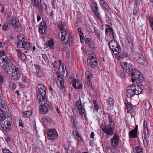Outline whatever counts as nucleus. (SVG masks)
Here are the masks:
<instances>
[{"instance_id":"de8ad7c7","label":"nucleus","mask_w":153,"mask_h":153,"mask_svg":"<svg viewBox=\"0 0 153 153\" xmlns=\"http://www.w3.org/2000/svg\"><path fill=\"white\" fill-rule=\"evenodd\" d=\"M88 45L90 48H94L95 46V44L92 41L89 44V43Z\"/></svg>"},{"instance_id":"b1692460","label":"nucleus","mask_w":153,"mask_h":153,"mask_svg":"<svg viewBox=\"0 0 153 153\" xmlns=\"http://www.w3.org/2000/svg\"><path fill=\"white\" fill-rule=\"evenodd\" d=\"M47 45L51 49H53L54 48V42L53 40H48L46 43Z\"/></svg>"},{"instance_id":"473e14b6","label":"nucleus","mask_w":153,"mask_h":153,"mask_svg":"<svg viewBox=\"0 0 153 153\" xmlns=\"http://www.w3.org/2000/svg\"><path fill=\"white\" fill-rule=\"evenodd\" d=\"M5 116V114L4 111L2 110V109L0 108V121Z\"/></svg>"},{"instance_id":"e2e57ef3","label":"nucleus","mask_w":153,"mask_h":153,"mask_svg":"<svg viewBox=\"0 0 153 153\" xmlns=\"http://www.w3.org/2000/svg\"><path fill=\"white\" fill-rule=\"evenodd\" d=\"M34 66L35 68H36L37 71H38L39 70H40L42 68H41L40 67V66L38 65L37 64H35L34 65Z\"/></svg>"},{"instance_id":"e433bc0d","label":"nucleus","mask_w":153,"mask_h":153,"mask_svg":"<svg viewBox=\"0 0 153 153\" xmlns=\"http://www.w3.org/2000/svg\"><path fill=\"white\" fill-rule=\"evenodd\" d=\"M150 107V103L149 102H147L145 103L144 108L146 110H149Z\"/></svg>"},{"instance_id":"2eb2a0df","label":"nucleus","mask_w":153,"mask_h":153,"mask_svg":"<svg viewBox=\"0 0 153 153\" xmlns=\"http://www.w3.org/2000/svg\"><path fill=\"white\" fill-rule=\"evenodd\" d=\"M133 89L131 88V86L128 87L126 91L127 96L128 97H131L134 95H136Z\"/></svg>"},{"instance_id":"a18cd8bd","label":"nucleus","mask_w":153,"mask_h":153,"mask_svg":"<svg viewBox=\"0 0 153 153\" xmlns=\"http://www.w3.org/2000/svg\"><path fill=\"white\" fill-rule=\"evenodd\" d=\"M108 31L110 32V33H111L112 34H114L113 30L111 27H109V28L107 29H106V30H105L106 33H107V32Z\"/></svg>"},{"instance_id":"338daca9","label":"nucleus","mask_w":153,"mask_h":153,"mask_svg":"<svg viewBox=\"0 0 153 153\" xmlns=\"http://www.w3.org/2000/svg\"><path fill=\"white\" fill-rule=\"evenodd\" d=\"M42 56L45 62H46V61H47L48 58L47 56L45 54H42Z\"/></svg>"},{"instance_id":"9d476101","label":"nucleus","mask_w":153,"mask_h":153,"mask_svg":"<svg viewBox=\"0 0 153 153\" xmlns=\"http://www.w3.org/2000/svg\"><path fill=\"white\" fill-rule=\"evenodd\" d=\"M103 131L108 135L112 136L114 134L113 127L105 126L102 129Z\"/></svg>"},{"instance_id":"7ed1b4c3","label":"nucleus","mask_w":153,"mask_h":153,"mask_svg":"<svg viewBox=\"0 0 153 153\" xmlns=\"http://www.w3.org/2000/svg\"><path fill=\"white\" fill-rule=\"evenodd\" d=\"M87 62L89 66L91 68H95L98 65L97 61L95 55L93 53H91L88 56Z\"/></svg>"},{"instance_id":"c756f323","label":"nucleus","mask_w":153,"mask_h":153,"mask_svg":"<svg viewBox=\"0 0 153 153\" xmlns=\"http://www.w3.org/2000/svg\"><path fill=\"white\" fill-rule=\"evenodd\" d=\"M58 27L59 30H61L62 31L63 30H65V25L62 22H60L58 24Z\"/></svg>"},{"instance_id":"4be33fe9","label":"nucleus","mask_w":153,"mask_h":153,"mask_svg":"<svg viewBox=\"0 0 153 153\" xmlns=\"http://www.w3.org/2000/svg\"><path fill=\"white\" fill-rule=\"evenodd\" d=\"M56 75L57 77L59 78L60 83L61 85V89L63 90L65 89V86L64 85V81L62 77L61 76L60 73L58 72L56 73Z\"/></svg>"},{"instance_id":"603ef678","label":"nucleus","mask_w":153,"mask_h":153,"mask_svg":"<svg viewBox=\"0 0 153 153\" xmlns=\"http://www.w3.org/2000/svg\"><path fill=\"white\" fill-rule=\"evenodd\" d=\"M2 61L4 62H5V64H7L9 65V63H11L10 60H7V59H2Z\"/></svg>"},{"instance_id":"f8f14e48","label":"nucleus","mask_w":153,"mask_h":153,"mask_svg":"<svg viewBox=\"0 0 153 153\" xmlns=\"http://www.w3.org/2000/svg\"><path fill=\"white\" fill-rule=\"evenodd\" d=\"M138 126L136 125L134 129L131 130L129 132L130 137L131 138H135L137 137L138 132Z\"/></svg>"},{"instance_id":"5fc2aeb1","label":"nucleus","mask_w":153,"mask_h":153,"mask_svg":"<svg viewBox=\"0 0 153 153\" xmlns=\"http://www.w3.org/2000/svg\"><path fill=\"white\" fill-rule=\"evenodd\" d=\"M2 152L3 153H12L9 150L6 149H3L2 150Z\"/></svg>"},{"instance_id":"69168bd1","label":"nucleus","mask_w":153,"mask_h":153,"mask_svg":"<svg viewBox=\"0 0 153 153\" xmlns=\"http://www.w3.org/2000/svg\"><path fill=\"white\" fill-rule=\"evenodd\" d=\"M144 130H147V122H146L145 121L144 123Z\"/></svg>"},{"instance_id":"f03ea898","label":"nucleus","mask_w":153,"mask_h":153,"mask_svg":"<svg viewBox=\"0 0 153 153\" xmlns=\"http://www.w3.org/2000/svg\"><path fill=\"white\" fill-rule=\"evenodd\" d=\"M1 121V126L4 130L7 131L10 130V127L12 123L11 117H4Z\"/></svg>"},{"instance_id":"052dcab7","label":"nucleus","mask_w":153,"mask_h":153,"mask_svg":"<svg viewBox=\"0 0 153 153\" xmlns=\"http://www.w3.org/2000/svg\"><path fill=\"white\" fill-rule=\"evenodd\" d=\"M71 120L72 121V123L74 125H76V120L75 118L74 117H71Z\"/></svg>"},{"instance_id":"bb28decb","label":"nucleus","mask_w":153,"mask_h":153,"mask_svg":"<svg viewBox=\"0 0 153 153\" xmlns=\"http://www.w3.org/2000/svg\"><path fill=\"white\" fill-rule=\"evenodd\" d=\"M131 64H128L126 62L124 63L123 65V68L125 71L128 72L129 68L130 67V65Z\"/></svg>"},{"instance_id":"f257e3e1","label":"nucleus","mask_w":153,"mask_h":153,"mask_svg":"<svg viewBox=\"0 0 153 153\" xmlns=\"http://www.w3.org/2000/svg\"><path fill=\"white\" fill-rule=\"evenodd\" d=\"M130 66V67L129 68L128 73H131V76L134 77V78H131L132 82H134L136 80H137L136 82L140 83L143 82L144 81L143 75L137 71L131 64Z\"/></svg>"},{"instance_id":"3c124183","label":"nucleus","mask_w":153,"mask_h":153,"mask_svg":"<svg viewBox=\"0 0 153 153\" xmlns=\"http://www.w3.org/2000/svg\"><path fill=\"white\" fill-rule=\"evenodd\" d=\"M0 12L3 13H5L4 6L2 4H0Z\"/></svg>"},{"instance_id":"c9c22d12","label":"nucleus","mask_w":153,"mask_h":153,"mask_svg":"<svg viewBox=\"0 0 153 153\" xmlns=\"http://www.w3.org/2000/svg\"><path fill=\"white\" fill-rule=\"evenodd\" d=\"M37 76L38 77H42L43 75V72L42 70V68L37 71Z\"/></svg>"},{"instance_id":"39448f33","label":"nucleus","mask_w":153,"mask_h":153,"mask_svg":"<svg viewBox=\"0 0 153 153\" xmlns=\"http://www.w3.org/2000/svg\"><path fill=\"white\" fill-rule=\"evenodd\" d=\"M75 105L78 108L79 114L81 115L84 114V117L86 118V113L84 105L83 104L82 105L81 100L80 98H79L77 102L75 103Z\"/></svg>"},{"instance_id":"49530a36","label":"nucleus","mask_w":153,"mask_h":153,"mask_svg":"<svg viewBox=\"0 0 153 153\" xmlns=\"http://www.w3.org/2000/svg\"><path fill=\"white\" fill-rule=\"evenodd\" d=\"M94 12L95 13V15H96V17L98 18V19L99 20L101 21V19H102V18L100 16V14L98 13V11H97V12L95 11V12Z\"/></svg>"},{"instance_id":"20e7f679","label":"nucleus","mask_w":153,"mask_h":153,"mask_svg":"<svg viewBox=\"0 0 153 153\" xmlns=\"http://www.w3.org/2000/svg\"><path fill=\"white\" fill-rule=\"evenodd\" d=\"M45 90V89H44L39 90L38 91H38L37 94V97L41 105L44 104L45 103H46L47 102Z\"/></svg>"},{"instance_id":"37998d69","label":"nucleus","mask_w":153,"mask_h":153,"mask_svg":"<svg viewBox=\"0 0 153 153\" xmlns=\"http://www.w3.org/2000/svg\"><path fill=\"white\" fill-rule=\"evenodd\" d=\"M139 13V9L137 7H135L133 10V15L137 16Z\"/></svg>"},{"instance_id":"4c0bfd02","label":"nucleus","mask_w":153,"mask_h":153,"mask_svg":"<svg viewBox=\"0 0 153 153\" xmlns=\"http://www.w3.org/2000/svg\"><path fill=\"white\" fill-rule=\"evenodd\" d=\"M120 51V46H119L118 48H115L114 49V51L115 52H116L115 53H114L116 55H118Z\"/></svg>"},{"instance_id":"2f4dec72","label":"nucleus","mask_w":153,"mask_h":153,"mask_svg":"<svg viewBox=\"0 0 153 153\" xmlns=\"http://www.w3.org/2000/svg\"><path fill=\"white\" fill-rule=\"evenodd\" d=\"M92 9L94 12H97L98 10V8L97 7V4L95 2H94L92 3Z\"/></svg>"},{"instance_id":"7c9ffc66","label":"nucleus","mask_w":153,"mask_h":153,"mask_svg":"<svg viewBox=\"0 0 153 153\" xmlns=\"http://www.w3.org/2000/svg\"><path fill=\"white\" fill-rule=\"evenodd\" d=\"M18 56L20 58L21 60L25 61L26 59V57L25 54L23 53H21V54H18Z\"/></svg>"},{"instance_id":"6e6552de","label":"nucleus","mask_w":153,"mask_h":153,"mask_svg":"<svg viewBox=\"0 0 153 153\" xmlns=\"http://www.w3.org/2000/svg\"><path fill=\"white\" fill-rule=\"evenodd\" d=\"M111 143L112 146L115 148H117L118 146L119 140L118 136L115 133L113 137L110 139Z\"/></svg>"},{"instance_id":"c85d7f7f","label":"nucleus","mask_w":153,"mask_h":153,"mask_svg":"<svg viewBox=\"0 0 153 153\" xmlns=\"http://www.w3.org/2000/svg\"><path fill=\"white\" fill-rule=\"evenodd\" d=\"M108 118L109 121L108 126L113 127L114 125V123L113 119L110 115L108 116Z\"/></svg>"},{"instance_id":"0eeeda50","label":"nucleus","mask_w":153,"mask_h":153,"mask_svg":"<svg viewBox=\"0 0 153 153\" xmlns=\"http://www.w3.org/2000/svg\"><path fill=\"white\" fill-rule=\"evenodd\" d=\"M13 70V74L10 73V76L12 78L13 80H17L20 78L21 75L19 69L15 66Z\"/></svg>"},{"instance_id":"ddd939ff","label":"nucleus","mask_w":153,"mask_h":153,"mask_svg":"<svg viewBox=\"0 0 153 153\" xmlns=\"http://www.w3.org/2000/svg\"><path fill=\"white\" fill-rule=\"evenodd\" d=\"M47 27L46 22L45 21L41 22L39 28V32L41 34L45 35V30Z\"/></svg>"},{"instance_id":"bf43d9fd","label":"nucleus","mask_w":153,"mask_h":153,"mask_svg":"<svg viewBox=\"0 0 153 153\" xmlns=\"http://www.w3.org/2000/svg\"><path fill=\"white\" fill-rule=\"evenodd\" d=\"M73 134L75 137L79 135L78 132L76 131H73Z\"/></svg>"},{"instance_id":"4d7b16f0","label":"nucleus","mask_w":153,"mask_h":153,"mask_svg":"<svg viewBox=\"0 0 153 153\" xmlns=\"http://www.w3.org/2000/svg\"><path fill=\"white\" fill-rule=\"evenodd\" d=\"M22 47L23 48L25 49H27L26 46H27V44L26 42H22Z\"/></svg>"},{"instance_id":"423d86ee","label":"nucleus","mask_w":153,"mask_h":153,"mask_svg":"<svg viewBox=\"0 0 153 153\" xmlns=\"http://www.w3.org/2000/svg\"><path fill=\"white\" fill-rule=\"evenodd\" d=\"M10 23L12 25L16 31L18 32H20L22 30V28L21 27V25L19 21L16 19L14 17H12L10 20Z\"/></svg>"},{"instance_id":"0e129e2a","label":"nucleus","mask_w":153,"mask_h":153,"mask_svg":"<svg viewBox=\"0 0 153 153\" xmlns=\"http://www.w3.org/2000/svg\"><path fill=\"white\" fill-rule=\"evenodd\" d=\"M108 102L110 105H112L113 103V99L111 98H109L108 100Z\"/></svg>"},{"instance_id":"a878e982","label":"nucleus","mask_w":153,"mask_h":153,"mask_svg":"<svg viewBox=\"0 0 153 153\" xmlns=\"http://www.w3.org/2000/svg\"><path fill=\"white\" fill-rule=\"evenodd\" d=\"M22 113L23 117L27 118L30 117L31 116L32 114V111L30 110H29L26 111Z\"/></svg>"},{"instance_id":"8fccbe9b","label":"nucleus","mask_w":153,"mask_h":153,"mask_svg":"<svg viewBox=\"0 0 153 153\" xmlns=\"http://www.w3.org/2000/svg\"><path fill=\"white\" fill-rule=\"evenodd\" d=\"M102 5L107 10H109V6L106 2L104 3V4H102Z\"/></svg>"},{"instance_id":"aec40b11","label":"nucleus","mask_w":153,"mask_h":153,"mask_svg":"<svg viewBox=\"0 0 153 153\" xmlns=\"http://www.w3.org/2000/svg\"><path fill=\"white\" fill-rule=\"evenodd\" d=\"M85 76L86 79H87V83H88V84L90 85L91 84V82L92 76V74L89 71H86L85 72Z\"/></svg>"},{"instance_id":"412c9836","label":"nucleus","mask_w":153,"mask_h":153,"mask_svg":"<svg viewBox=\"0 0 153 153\" xmlns=\"http://www.w3.org/2000/svg\"><path fill=\"white\" fill-rule=\"evenodd\" d=\"M136 61L137 62L143 65H145L146 62L143 56H139L137 57Z\"/></svg>"},{"instance_id":"774afa93","label":"nucleus","mask_w":153,"mask_h":153,"mask_svg":"<svg viewBox=\"0 0 153 153\" xmlns=\"http://www.w3.org/2000/svg\"><path fill=\"white\" fill-rule=\"evenodd\" d=\"M91 40L89 38H86L85 39V42L86 43L88 44L89 43L91 42Z\"/></svg>"},{"instance_id":"58836bf2","label":"nucleus","mask_w":153,"mask_h":153,"mask_svg":"<svg viewBox=\"0 0 153 153\" xmlns=\"http://www.w3.org/2000/svg\"><path fill=\"white\" fill-rule=\"evenodd\" d=\"M33 0H32L33 1ZM34 6L36 7L39 6L41 4V0H34Z\"/></svg>"},{"instance_id":"79ce46f5","label":"nucleus","mask_w":153,"mask_h":153,"mask_svg":"<svg viewBox=\"0 0 153 153\" xmlns=\"http://www.w3.org/2000/svg\"><path fill=\"white\" fill-rule=\"evenodd\" d=\"M22 36L23 35L22 34H19L17 36V39L18 40H19L21 42H23L24 41V40L25 39H24L23 37L21 38V37H22Z\"/></svg>"},{"instance_id":"dca6fc26","label":"nucleus","mask_w":153,"mask_h":153,"mask_svg":"<svg viewBox=\"0 0 153 153\" xmlns=\"http://www.w3.org/2000/svg\"><path fill=\"white\" fill-rule=\"evenodd\" d=\"M109 45L110 48L113 52H114V49L115 48H118L119 46L118 42L114 40L110 41Z\"/></svg>"},{"instance_id":"9b49d317","label":"nucleus","mask_w":153,"mask_h":153,"mask_svg":"<svg viewBox=\"0 0 153 153\" xmlns=\"http://www.w3.org/2000/svg\"><path fill=\"white\" fill-rule=\"evenodd\" d=\"M47 134L49 139L51 140L54 139L58 136L57 132L54 129L48 130Z\"/></svg>"},{"instance_id":"ea45409f","label":"nucleus","mask_w":153,"mask_h":153,"mask_svg":"<svg viewBox=\"0 0 153 153\" xmlns=\"http://www.w3.org/2000/svg\"><path fill=\"white\" fill-rule=\"evenodd\" d=\"M9 86L11 89H14L16 87V84L13 82H11L9 84Z\"/></svg>"},{"instance_id":"13d9d810","label":"nucleus","mask_w":153,"mask_h":153,"mask_svg":"<svg viewBox=\"0 0 153 153\" xmlns=\"http://www.w3.org/2000/svg\"><path fill=\"white\" fill-rule=\"evenodd\" d=\"M83 86L82 84L81 83H80L79 84V85L76 86V88H74L75 89H81L82 88Z\"/></svg>"},{"instance_id":"5701e85b","label":"nucleus","mask_w":153,"mask_h":153,"mask_svg":"<svg viewBox=\"0 0 153 153\" xmlns=\"http://www.w3.org/2000/svg\"><path fill=\"white\" fill-rule=\"evenodd\" d=\"M39 10V12L42 13L43 11H45L47 9V6L45 4H42L39 5V6L36 7Z\"/></svg>"},{"instance_id":"1a4fd4ad","label":"nucleus","mask_w":153,"mask_h":153,"mask_svg":"<svg viewBox=\"0 0 153 153\" xmlns=\"http://www.w3.org/2000/svg\"><path fill=\"white\" fill-rule=\"evenodd\" d=\"M61 33L62 36L61 38L62 43L63 45H65L67 43L68 41H65V39L68 35V32L66 30H65L62 31Z\"/></svg>"},{"instance_id":"09e8293b","label":"nucleus","mask_w":153,"mask_h":153,"mask_svg":"<svg viewBox=\"0 0 153 153\" xmlns=\"http://www.w3.org/2000/svg\"><path fill=\"white\" fill-rule=\"evenodd\" d=\"M39 86L37 87L38 88V90L42 89H45V87L42 84H38Z\"/></svg>"},{"instance_id":"72a5a7b5","label":"nucleus","mask_w":153,"mask_h":153,"mask_svg":"<svg viewBox=\"0 0 153 153\" xmlns=\"http://www.w3.org/2000/svg\"><path fill=\"white\" fill-rule=\"evenodd\" d=\"M125 105L128 111H131V109L133 108L131 106L132 104L131 103L128 102L126 103Z\"/></svg>"},{"instance_id":"6ab92c4d","label":"nucleus","mask_w":153,"mask_h":153,"mask_svg":"<svg viewBox=\"0 0 153 153\" xmlns=\"http://www.w3.org/2000/svg\"><path fill=\"white\" fill-rule=\"evenodd\" d=\"M77 80H75L73 78L72 76L70 75L68 79V82L69 83L72 84V86L74 88H76V83Z\"/></svg>"},{"instance_id":"864d4df0","label":"nucleus","mask_w":153,"mask_h":153,"mask_svg":"<svg viewBox=\"0 0 153 153\" xmlns=\"http://www.w3.org/2000/svg\"><path fill=\"white\" fill-rule=\"evenodd\" d=\"M77 31L79 32V35H83V33L82 32V30L81 28L79 27L77 29Z\"/></svg>"},{"instance_id":"a211bd4d","label":"nucleus","mask_w":153,"mask_h":153,"mask_svg":"<svg viewBox=\"0 0 153 153\" xmlns=\"http://www.w3.org/2000/svg\"><path fill=\"white\" fill-rule=\"evenodd\" d=\"M132 39L129 36H127L126 39V43L127 46L129 47L130 49L132 48L133 44L132 43Z\"/></svg>"},{"instance_id":"4468645a","label":"nucleus","mask_w":153,"mask_h":153,"mask_svg":"<svg viewBox=\"0 0 153 153\" xmlns=\"http://www.w3.org/2000/svg\"><path fill=\"white\" fill-rule=\"evenodd\" d=\"M3 70L4 71L5 73H6L8 74H10L12 73L13 74V68H10V65L4 63L2 66Z\"/></svg>"},{"instance_id":"c03bdc74","label":"nucleus","mask_w":153,"mask_h":153,"mask_svg":"<svg viewBox=\"0 0 153 153\" xmlns=\"http://www.w3.org/2000/svg\"><path fill=\"white\" fill-rule=\"evenodd\" d=\"M128 56V54L126 52L121 53V54L119 55L120 58H122L125 57H127Z\"/></svg>"},{"instance_id":"6e6d98bb","label":"nucleus","mask_w":153,"mask_h":153,"mask_svg":"<svg viewBox=\"0 0 153 153\" xmlns=\"http://www.w3.org/2000/svg\"><path fill=\"white\" fill-rule=\"evenodd\" d=\"M26 44H27V46H26L27 49V50H30L32 46L31 44L30 43L26 42Z\"/></svg>"},{"instance_id":"680f3d73","label":"nucleus","mask_w":153,"mask_h":153,"mask_svg":"<svg viewBox=\"0 0 153 153\" xmlns=\"http://www.w3.org/2000/svg\"><path fill=\"white\" fill-rule=\"evenodd\" d=\"M4 78L3 77L2 75H0V82L1 83L3 82Z\"/></svg>"},{"instance_id":"cd10ccee","label":"nucleus","mask_w":153,"mask_h":153,"mask_svg":"<svg viewBox=\"0 0 153 153\" xmlns=\"http://www.w3.org/2000/svg\"><path fill=\"white\" fill-rule=\"evenodd\" d=\"M65 41H67V43L68 42L69 45H71L73 41V37L72 35L71 34L68 35L67 37L65 39Z\"/></svg>"},{"instance_id":"f704fd0d","label":"nucleus","mask_w":153,"mask_h":153,"mask_svg":"<svg viewBox=\"0 0 153 153\" xmlns=\"http://www.w3.org/2000/svg\"><path fill=\"white\" fill-rule=\"evenodd\" d=\"M142 151V149L139 146H136L134 149V151L136 153H140Z\"/></svg>"},{"instance_id":"f3484780","label":"nucleus","mask_w":153,"mask_h":153,"mask_svg":"<svg viewBox=\"0 0 153 153\" xmlns=\"http://www.w3.org/2000/svg\"><path fill=\"white\" fill-rule=\"evenodd\" d=\"M131 88L133 89L136 95L140 94L142 91L141 88L137 85H132Z\"/></svg>"},{"instance_id":"a19ab883","label":"nucleus","mask_w":153,"mask_h":153,"mask_svg":"<svg viewBox=\"0 0 153 153\" xmlns=\"http://www.w3.org/2000/svg\"><path fill=\"white\" fill-rule=\"evenodd\" d=\"M2 29L4 31H7L9 30V26L8 23H5Z\"/></svg>"},{"instance_id":"393cba45","label":"nucleus","mask_w":153,"mask_h":153,"mask_svg":"<svg viewBox=\"0 0 153 153\" xmlns=\"http://www.w3.org/2000/svg\"><path fill=\"white\" fill-rule=\"evenodd\" d=\"M39 111L44 114L48 111V108L46 105H43L39 107Z\"/></svg>"}]
</instances>
